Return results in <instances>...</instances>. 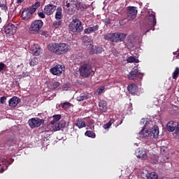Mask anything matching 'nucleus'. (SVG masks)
<instances>
[{
  "label": "nucleus",
  "instance_id": "f257e3e1",
  "mask_svg": "<svg viewBox=\"0 0 179 179\" xmlns=\"http://www.w3.org/2000/svg\"><path fill=\"white\" fill-rule=\"evenodd\" d=\"M83 4L79 3L78 0H66V5L64 6V10L67 15H74L76 10H85Z\"/></svg>",
  "mask_w": 179,
  "mask_h": 179
},
{
  "label": "nucleus",
  "instance_id": "f03ea898",
  "mask_svg": "<svg viewBox=\"0 0 179 179\" xmlns=\"http://www.w3.org/2000/svg\"><path fill=\"white\" fill-rule=\"evenodd\" d=\"M49 51L54 52L56 55H62L71 51V46L65 43H50L48 46Z\"/></svg>",
  "mask_w": 179,
  "mask_h": 179
},
{
  "label": "nucleus",
  "instance_id": "7ed1b4c3",
  "mask_svg": "<svg viewBox=\"0 0 179 179\" xmlns=\"http://www.w3.org/2000/svg\"><path fill=\"white\" fill-rule=\"evenodd\" d=\"M127 38L126 34L122 33H109L104 36V39L111 43H121Z\"/></svg>",
  "mask_w": 179,
  "mask_h": 179
},
{
  "label": "nucleus",
  "instance_id": "20e7f679",
  "mask_svg": "<svg viewBox=\"0 0 179 179\" xmlns=\"http://www.w3.org/2000/svg\"><path fill=\"white\" fill-rule=\"evenodd\" d=\"M146 34L150 30H155L156 26V14L153 11H148V17L145 22Z\"/></svg>",
  "mask_w": 179,
  "mask_h": 179
},
{
  "label": "nucleus",
  "instance_id": "39448f33",
  "mask_svg": "<svg viewBox=\"0 0 179 179\" xmlns=\"http://www.w3.org/2000/svg\"><path fill=\"white\" fill-rule=\"evenodd\" d=\"M80 75L82 78H89V76H93L94 75V70H93L90 64H83L79 68Z\"/></svg>",
  "mask_w": 179,
  "mask_h": 179
},
{
  "label": "nucleus",
  "instance_id": "423d86ee",
  "mask_svg": "<svg viewBox=\"0 0 179 179\" xmlns=\"http://www.w3.org/2000/svg\"><path fill=\"white\" fill-rule=\"evenodd\" d=\"M44 26V22L41 20H36L32 22L29 28L30 34H38Z\"/></svg>",
  "mask_w": 179,
  "mask_h": 179
},
{
  "label": "nucleus",
  "instance_id": "0eeeda50",
  "mask_svg": "<svg viewBox=\"0 0 179 179\" xmlns=\"http://www.w3.org/2000/svg\"><path fill=\"white\" fill-rule=\"evenodd\" d=\"M69 27L73 33H76V31L78 33H80V31H83L82 22H80L78 18H73V20L70 22Z\"/></svg>",
  "mask_w": 179,
  "mask_h": 179
},
{
  "label": "nucleus",
  "instance_id": "6e6552de",
  "mask_svg": "<svg viewBox=\"0 0 179 179\" xmlns=\"http://www.w3.org/2000/svg\"><path fill=\"white\" fill-rule=\"evenodd\" d=\"M50 72L52 75H55V76H61V75L65 72V66L57 64L50 69Z\"/></svg>",
  "mask_w": 179,
  "mask_h": 179
},
{
  "label": "nucleus",
  "instance_id": "1a4fd4ad",
  "mask_svg": "<svg viewBox=\"0 0 179 179\" xmlns=\"http://www.w3.org/2000/svg\"><path fill=\"white\" fill-rule=\"evenodd\" d=\"M28 124L31 129L38 128V127L44 124V120L40 119V117H32L28 120Z\"/></svg>",
  "mask_w": 179,
  "mask_h": 179
},
{
  "label": "nucleus",
  "instance_id": "9d476101",
  "mask_svg": "<svg viewBox=\"0 0 179 179\" xmlns=\"http://www.w3.org/2000/svg\"><path fill=\"white\" fill-rule=\"evenodd\" d=\"M127 15L129 20H134L136 19V16L138 15V10L135 6H129L127 8Z\"/></svg>",
  "mask_w": 179,
  "mask_h": 179
},
{
  "label": "nucleus",
  "instance_id": "9b49d317",
  "mask_svg": "<svg viewBox=\"0 0 179 179\" xmlns=\"http://www.w3.org/2000/svg\"><path fill=\"white\" fill-rule=\"evenodd\" d=\"M17 31V27H16V26L12 23H7L4 25V33H6V34L13 36Z\"/></svg>",
  "mask_w": 179,
  "mask_h": 179
},
{
  "label": "nucleus",
  "instance_id": "f8f14e48",
  "mask_svg": "<svg viewBox=\"0 0 179 179\" xmlns=\"http://www.w3.org/2000/svg\"><path fill=\"white\" fill-rule=\"evenodd\" d=\"M143 78V74L139 72V70L138 69H134L128 75V78L130 80H135V79L136 78L139 79V80H142Z\"/></svg>",
  "mask_w": 179,
  "mask_h": 179
},
{
  "label": "nucleus",
  "instance_id": "ddd939ff",
  "mask_svg": "<svg viewBox=\"0 0 179 179\" xmlns=\"http://www.w3.org/2000/svg\"><path fill=\"white\" fill-rule=\"evenodd\" d=\"M57 10V6L54 4H48L44 8V13L47 16H51L54 14V12Z\"/></svg>",
  "mask_w": 179,
  "mask_h": 179
},
{
  "label": "nucleus",
  "instance_id": "4468645a",
  "mask_svg": "<svg viewBox=\"0 0 179 179\" xmlns=\"http://www.w3.org/2000/svg\"><path fill=\"white\" fill-rule=\"evenodd\" d=\"M51 125L52 131L55 132L57 131H60L61 128H65L66 123L65 120H61L59 122H55L53 124H51Z\"/></svg>",
  "mask_w": 179,
  "mask_h": 179
},
{
  "label": "nucleus",
  "instance_id": "2eb2a0df",
  "mask_svg": "<svg viewBox=\"0 0 179 179\" xmlns=\"http://www.w3.org/2000/svg\"><path fill=\"white\" fill-rule=\"evenodd\" d=\"M136 156L138 159H141V160H146L148 159V152L145 149H138L136 152Z\"/></svg>",
  "mask_w": 179,
  "mask_h": 179
},
{
  "label": "nucleus",
  "instance_id": "dca6fc26",
  "mask_svg": "<svg viewBox=\"0 0 179 179\" xmlns=\"http://www.w3.org/2000/svg\"><path fill=\"white\" fill-rule=\"evenodd\" d=\"M29 52L31 54H33V55H35L36 57H38V55H40V53L41 52V49L40 48V46H38V44H34L29 48Z\"/></svg>",
  "mask_w": 179,
  "mask_h": 179
},
{
  "label": "nucleus",
  "instance_id": "f3484780",
  "mask_svg": "<svg viewBox=\"0 0 179 179\" xmlns=\"http://www.w3.org/2000/svg\"><path fill=\"white\" fill-rule=\"evenodd\" d=\"M20 103V99L17 96H13L8 101V106L11 108H15Z\"/></svg>",
  "mask_w": 179,
  "mask_h": 179
},
{
  "label": "nucleus",
  "instance_id": "a211bd4d",
  "mask_svg": "<svg viewBox=\"0 0 179 179\" xmlns=\"http://www.w3.org/2000/svg\"><path fill=\"white\" fill-rule=\"evenodd\" d=\"M149 136L151 139H156L159 136V127L155 126L151 131H149Z\"/></svg>",
  "mask_w": 179,
  "mask_h": 179
},
{
  "label": "nucleus",
  "instance_id": "6ab92c4d",
  "mask_svg": "<svg viewBox=\"0 0 179 179\" xmlns=\"http://www.w3.org/2000/svg\"><path fill=\"white\" fill-rule=\"evenodd\" d=\"M178 122L174 121H170L166 124V129L169 132H174L177 125H178Z\"/></svg>",
  "mask_w": 179,
  "mask_h": 179
},
{
  "label": "nucleus",
  "instance_id": "aec40b11",
  "mask_svg": "<svg viewBox=\"0 0 179 179\" xmlns=\"http://www.w3.org/2000/svg\"><path fill=\"white\" fill-rule=\"evenodd\" d=\"M100 29V27L99 25H94L92 27H87L84 29V33L85 34H91V33H96Z\"/></svg>",
  "mask_w": 179,
  "mask_h": 179
},
{
  "label": "nucleus",
  "instance_id": "412c9836",
  "mask_svg": "<svg viewBox=\"0 0 179 179\" xmlns=\"http://www.w3.org/2000/svg\"><path fill=\"white\" fill-rule=\"evenodd\" d=\"M99 110L100 111H101V113H107V101H104V100H101L99 102Z\"/></svg>",
  "mask_w": 179,
  "mask_h": 179
},
{
  "label": "nucleus",
  "instance_id": "4be33fe9",
  "mask_svg": "<svg viewBox=\"0 0 179 179\" xmlns=\"http://www.w3.org/2000/svg\"><path fill=\"white\" fill-rule=\"evenodd\" d=\"M127 90L129 92L131 93V94H134L136 93L138 90V86L136 85V84H130L127 87Z\"/></svg>",
  "mask_w": 179,
  "mask_h": 179
},
{
  "label": "nucleus",
  "instance_id": "5701e85b",
  "mask_svg": "<svg viewBox=\"0 0 179 179\" xmlns=\"http://www.w3.org/2000/svg\"><path fill=\"white\" fill-rule=\"evenodd\" d=\"M62 17V8L58 7L57 8H56L55 18L56 19V20H61Z\"/></svg>",
  "mask_w": 179,
  "mask_h": 179
},
{
  "label": "nucleus",
  "instance_id": "b1692460",
  "mask_svg": "<svg viewBox=\"0 0 179 179\" xmlns=\"http://www.w3.org/2000/svg\"><path fill=\"white\" fill-rule=\"evenodd\" d=\"M140 138H149V130L146 128L142 129L138 133Z\"/></svg>",
  "mask_w": 179,
  "mask_h": 179
},
{
  "label": "nucleus",
  "instance_id": "393cba45",
  "mask_svg": "<svg viewBox=\"0 0 179 179\" xmlns=\"http://www.w3.org/2000/svg\"><path fill=\"white\" fill-rule=\"evenodd\" d=\"M31 14L29 12V10L27 9H24L22 13V19H24V20H29V19L31 18Z\"/></svg>",
  "mask_w": 179,
  "mask_h": 179
},
{
  "label": "nucleus",
  "instance_id": "a878e982",
  "mask_svg": "<svg viewBox=\"0 0 179 179\" xmlns=\"http://www.w3.org/2000/svg\"><path fill=\"white\" fill-rule=\"evenodd\" d=\"M76 126L79 128V129H82V128H85L86 127V122L83 121L81 118H78L76 122Z\"/></svg>",
  "mask_w": 179,
  "mask_h": 179
},
{
  "label": "nucleus",
  "instance_id": "bb28decb",
  "mask_svg": "<svg viewBox=\"0 0 179 179\" xmlns=\"http://www.w3.org/2000/svg\"><path fill=\"white\" fill-rule=\"evenodd\" d=\"M87 99H90L89 94H80V96L77 97V101H83V100H87Z\"/></svg>",
  "mask_w": 179,
  "mask_h": 179
},
{
  "label": "nucleus",
  "instance_id": "cd10ccee",
  "mask_svg": "<svg viewBox=\"0 0 179 179\" xmlns=\"http://www.w3.org/2000/svg\"><path fill=\"white\" fill-rule=\"evenodd\" d=\"M151 163H152V164H157V163H159V155H151Z\"/></svg>",
  "mask_w": 179,
  "mask_h": 179
},
{
  "label": "nucleus",
  "instance_id": "c85d7f7f",
  "mask_svg": "<svg viewBox=\"0 0 179 179\" xmlns=\"http://www.w3.org/2000/svg\"><path fill=\"white\" fill-rule=\"evenodd\" d=\"M147 179H157V174L155 172L148 173L146 174Z\"/></svg>",
  "mask_w": 179,
  "mask_h": 179
},
{
  "label": "nucleus",
  "instance_id": "c756f323",
  "mask_svg": "<svg viewBox=\"0 0 179 179\" xmlns=\"http://www.w3.org/2000/svg\"><path fill=\"white\" fill-rule=\"evenodd\" d=\"M38 64V59L36 57H34L29 60L30 66H36V65Z\"/></svg>",
  "mask_w": 179,
  "mask_h": 179
},
{
  "label": "nucleus",
  "instance_id": "7c9ffc66",
  "mask_svg": "<svg viewBox=\"0 0 179 179\" xmlns=\"http://www.w3.org/2000/svg\"><path fill=\"white\" fill-rule=\"evenodd\" d=\"M83 41L84 44H87V45H92V41L87 36H83Z\"/></svg>",
  "mask_w": 179,
  "mask_h": 179
},
{
  "label": "nucleus",
  "instance_id": "2f4dec72",
  "mask_svg": "<svg viewBox=\"0 0 179 179\" xmlns=\"http://www.w3.org/2000/svg\"><path fill=\"white\" fill-rule=\"evenodd\" d=\"M174 131H175L173 133V136L174 138L178 139V141H179V123L177 124L176 127H175Z\"/></svg>",
  "mask_w": 179,
  "mask_h": 179
},
{
  "label": "nucleus",
  "instance_id": "473e14b6",
  "mask_svg": "<svg viewBox=\"0 0 179 179\" xmlns=\"http://www.w3.org/2000/svg\"><path fill=\"white\" fill-rule=\"evenodd\" d=\"M62 20H60L54 21L52 22V26L55 29H58V27H59V26H62Z\"/></svg>",
  "mask_w": 179,
  "mask_h": 179
},
{
  "label": "nucleus",
  "instance_id": "72a5a7b5",
  "mask_svg": "<svg viewBox=\"0 0 179 179\" xmlns=\"http://www.w3.org/2000/svg\"><path fill=\"white\" fill-rule=\"evenodd\" d=\"M61 120V115H53V120L50 122V124H55V122H59Z\"/></svg>",
  "mask_w": 179,
  "mask_h": 179
},
{
  "label": "nucleus",
  "instance_id": "f704fd0d",
  "mask_svg": "<svg viewBox=\"0 0 179 179\" xmlns=\"http://www.w3.org/2000/svg\"><path fill=\"white\" fill-rule=\"evenodd\" d=\"M85 136H88V138H96V134L92 131H87L85 133Z\"/></svg>",
  "mask_w": 179,
  "mask_h": 179
},
{
  "label": "nucleus",
  "instance_id": "c9c22d12",
  "mask_svg": "<svg viewBox=\"0 0 179 179\" xmlns=\"http://www.w3.org/2000/svg\"><path fill=\"white\" fill-rule=\"evenodd\" d=\"M162 157L161 159V162L162 163H167L169 161V155L163 154V150H162Z\"/></svg>",
  "mask_w": 179,
  "mask_h": 179
},
{
  "label": "nucleus",
  "instance_id": "e433bc0d",
  "mask_svg": "<svg viewBox=\"0 0 179 179\" xmlns=\"http://www.w3.org/2000/svg\"><path fill=\"white\" fill-rule=\"evenodd\" d=\"M61 85V83H59V82L57 81H53L51 84V89H57V87H59V85Z\"/></svg>",
  "mask_w": 179,
  "mask_h": 179
},
{
  "label": "nucleus",
  "instance_id": "4c0bfd02",
  "mask_svg": "<svg viewBox=\"0 0 179 179\" xmlns=\"http://www.w3.org/2000/svg\"><path fill=\"white\" fill-rule=\"evenodd\" d=\"M61 106L62 108H64V110H68V108H71V104L69 102H64L62 103Z\"/></svg>",
  "mask_w": 179,
  "mask_h": 179
},
{
  "label": "nucleus",
  "instance_id": "58836bf2",
  "mask_svg": "<svg viewBox=\"0 0 179 179\" xmlns=\"http://www.w3.org/2000/svg\"><path fill=\"white\" fill-rule=\"evenodd\" d=\"M178 75H179V68L176 67L172 74L173 79H177V78H178Z\"/></svg>",
  "mask_w": 179,
  "mask_h": 179
},
{
  "label": "nucleus",
  "instance_id": "ea45409f",
  "mask_svg": "<svg viewBox=\"0 0 179 179\" xmlns=\"http://www.w3.org/2000/svg\"><path fill=\"white\" fill-rule=\"evenodd\" d=\"M114 124V120H110L108 123L105 124L103 127L104 129H108L111 125Z\"/></svg>",
  "mask_w": 179,
  "mask_h": 179
},
{
  "label": "nucleus",
  "instance_id": "a19ab883",
  "mask_svg": "<svg viewBox=\"0 0 179 179\" xmlns=\"http://www.w3.org/2000/svg\"><path fill=\"white\" fill-rule=\"evenodd\" d=\"M0 8L3 10H8V6H6V1H0Z\"/></svg>",
  "mask_w": 179,
  "mask_h": 179
},
{
  "label": "nucleus",
  "instance_id": "79ce46f5",
  "mask_svg": "<svg viewBox=\"0 0 179 179\" xmlns=\"http://www.w3.org/2000/svg\"><path fill=\"white\" fill-rule=\"evenodd\" d=\"M1 162L3 164H6V166H8V165L12 164L13 163V159L11 160V162H9V161H7L6 159L2 158L1 159Z\"/></svg>",
  "mask_w": 179,
  "mask_h": 179
},
{
  "label": "nucleus",
  "instance_id": "37998d69",
  "mask_svg": "<svg viewBox=\"0 0 179 179\" xmlns=\"http://www.w3.org/2000/svg\"><path fill=\"white\" fill-rule=\"evenodd\" d=\"M41 6V1H36L31 6L35 10H37L38 9V7Z\"/></svg>",
  "mask_w": 179,
  "mask_h": 179
},
{
  "label": "nucleus",
  "instance_id": "c03bdc74",
  "mask_svg": "<svg viewBox=\"0 0 179 179\" xmlns=\"http://www.w3.org/2000/svg\"><path fill=\"white\" fill-rule=\"evenodd\" d=\"M104 51V49L101 47H97L95 48V54H101Z\"/></svg>",
  "mask_w": 179,
  "mask_h": 179
},
{
  "label": "nucleus",
  "instance_id": "a18cd8bd",
  "mask_svg": "<svg viewBox=\"0 0 179 179\" xmlns=\"http://www.w3.org/2000/svg\"><path fill=\"white\" fill-rule=\"evenodd\" d=\"M27 10L32 16H33L34 13L36 12V8H34L32 6L31 7H29V8H27Z\"/></svg>",
  "mask_w": 179,
  "mask_h": 179
},
{
  "label": "nucleus",
  "instance_id": "49530a36",
  "mask_svg": "<svg viewBox=\"0 0 179 179\" xmlns=\"http://www.w3.org/2000/svg\"><path fill=\"white\" fill-rule=\"evenodd\" d=\"M5 69H6V64H3V62H0V72L5 71Z\"/></svg>",
  "mask_w": 179,
  "mask_h": 179
},
{
  "label": "nucleus",
  "instance_id": "de8ad7c7",
  "mask_svg": "<svg viewBox=\"0 0 179 179\" xmlns=\"http://www.w3.org/2000/svg\"><path fill=\"white\" fill-rule=\"evenodd\" d=\"M45 13L44 12H38V16L41 17V19H45Z\"/></svg>",
  "mask_w": 179,
  "mask_h": 179
},
{
  "label": "nucleus",
  "instance_id": "09e8293b",
  "mask_svg": "<svg viewBox=\"0 0 179 179\" xmlns=\"http://www.w3.org/2000/svg\"><path fill=\"white\" fill-rule=\"evenodd\" d=\"M127 62H129L130 64H132L134 61H135V57L130 56L127 59Z\"/></svg>",
  "mask_w": 179,
  "mask_h": 179
},
{
  "label": "nucleus",
  "instance_id": "8fccbe9b",
  "mask_svg": "<svg viewBox=\"0 0 179 179\" xmlns=\"http://www.w3.org/2000/svg\"><path fill=\"white\" fill-rule=\"evenodd\" d=\"M104 87H101L100 88H98L96 90V92L98 93V94H101V93H103V92H104Z\"/></svg>",
  "mask_w": 179,
  "mask_h": 179
},
{
  "label": "nucleus",
  "instance_id": "3c124183",
  "mask_svg": "<svg viewBox=\"0 0 179 179\" xmlns=\"http://www.w3.org/2000/svg\"><path fill=\"white\" fill-rule=\"evenodd\" d=\"M6 96H1L0 98V103L1 104H5V103L6 102Z\"/></svg>",
  "mask_w": 179,
  "mask_h": 179
},
{
  "label": "nucleus",
  "instance_id": "603ef678",
  "mask_svg": "<svg viewBox=\"0 0 179 179\" xmlns=\"http://www.w3.org/2000/svg\"><path fill=\"white\" fill-rule=\"evenodd\" d=\"M90 55H93V54H96V47L94 48V46H92L91 48V50L90 51Z\"/></svg>",
  "mask_w": 179,
  "mask_h": 179
},
{
  "label": "nucleus",
  "instance_id": "864d4df0",
  "mask_svg": "<svg viewBox=\"0 0 179 179\" xmlns=\"http://www.w3.org/2000/svg\"><path fill=\"white\" fill-rule=\"evenodd\" d=\"M22 78H28V76H30V72H27V71L23 72L22 73Z\"/></svg>",
  "mask_w": 179,
  "mask_h": 179
},
{
  "label": "nucleus",
  "instance_id": "5fc2aeb1",
  "mask_svg": "<svg viewBox=\"0 0 179 179\" xmlns=\"http://www.w3.org/2000/svg\"><path fill=\"white\" fill-rule=\"evenodd\" d=\"M104 23L107 26V24H111V20L110 19H106L104 20Z\"/></svg>",
  "mask_w": 179,
  "mask_h": 179
},
{
  "label": "nucleus",
  "instance_id": "6e6d98bb",
  "mask_svg": "<svg viewBox=\"0 0 179 179\" xmlns=\"http://www.w3.org/2000/svg\"><path fill=\"white\" fill-rule=\"evenodd\" d=\"M146 122H148V120L146 119H141V125H146Z\"/></svg>",
  "mask_w": 179,
  "mask_h": 179
},
{
  "label": "nucleus",
  "instance_id": "4d7b16f0",
  "mask_svg": "<svg viewBox=\"0 0 179 179\" xmlns=\"http://www.w3.org/2000/svg\"><path fill=\"white\" fill-rule=\"evenodd\" d=\"M5 170H8V165H6L5 167H1L0 171L2 173L5 171Z\"/></svg>",
  "mask_w": 179,
  "mask_h": 179
},
{
  "label": "nucleus",
  "instance_id": "13d9d810",
  "mask_svg": "<svg viewBox=\"0 0 179 179\" xmlns=\"http://www.w3.org/2000/svg\"><path fill=\"white\" fill-rule=\"evenodd\" d=\"M139 62V59L134 57V63L138 64Z\"/></svg>",
  "mask_w": 179,
  "mask_h": 179
},
{
  "label": "nucleus",
  "instance_id": "bf43d9fd",
  "mask_svg": "<svg viewBox=\"0 0 179 179\" xmlns=\"http://www.w3.org/2000/svg\"><path fill=\"white\" fill-rule=\"evenodd\" d=\"M22 2H24V0H17V3H22Z\"/></svg>",
  "mask_w": 179,
  "mask_h": 179
},
{
  "label": "nucleus",
  "instance_id": "052dcab7",
  "mask_svg": "<svg viewBox=\"0 0 179 179\" xmlns=\"http://www.w3.org/2000/svg\"><path fill=\"white\" fill-rule=\"evenodd\" d=\"M2 22V19H1V17H0V23Z\"/></svg>",
  "mask_w": 179,
  "mask_h": 179
},
{
  "label": "nucleus",
  "instance_id": "680f3d73",
  "mask_svg": "<svg viewBox=\"0 0 179 179\" xmlns=\"http://www.w3.org/2000/svg\"><path fill=\"white\" fill-rule=\"evenodd\" d=\"M122 124V120H121V122H120V123L119 124Z\"/></svg>",
  "mask_w": 179,
  "mask_h": 179
}]
</instances>
